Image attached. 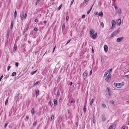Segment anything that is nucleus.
Instances as JSON below:
<instances>
[{"instance_id":"61","label":"nucleus","mask_w":129,"mask_h":129,"mask_svg":"<svg viewBox=\"0 0 129 129\" xmlns=\"http://www.w3.org/2000/svg\"><path fill=\"white\" fill-rule=\"evenodd\" d=\"M112 70V69H111L109 71V72L110 73L111 72Z\"/></svg>"},{"instance_id":"45","label":"nucleus","mask_w":129,"mask_h":129,"mask_svg":"<svg viewBox=\"0 0 129 129\" xmlns=\"http://www.w3.org/2000/svg\"><path fill=\"white\" fill-rule=\"evenodd\" d=\"M26 16H27V14H26V13H25L24 15V18L25 19H26Z\"/></svg>"},{"instance_id":"53","label":"nucleus","mask_w":129,"mask_h":129,"mask_svg":"<svg viewBox=\"0 0 129 129\" xmlns=\"http://www.w3.org/2000/svg\"><path fill=\"white\" fill-rule=\"evenodd\" d=\"M125 126H122L121 129H125Z\"/></svg>"},{"instance_id":"2","label":"nucleus","mask_w":129,"mask_h":129,"mask_svg":"<svg viewBox=\"0 0 129 129\" xmlns=\"http://www.w3.org/2000/svg\"><path fill=\"white\" fill-rule=\"evenodd\" d=\"M120 31V29H118L116 31H114L113 32V33L115 36H116L117 34L119 33Z\"/></svg>"},{"instance_id":"6","label":"nucleus","mask_w":129,"mask_h":129,"mask_svg":"<svg viewBox=\"0 0 129 129\" xmlns=\"http://www.w3.org/2000/svg\"><path fill=\"white\" fill-rule=\"evenodd\" d=\"M121 22V19H118L117 20L116 23L117 25H120Z\"/></svg>"},{"instance_id":"28","label":"nucleus","mask_w":129,"mask_h":129,"mask_svg":"<svg viewBox=\"0 0 129 129\" xmlns=\"http://www.w3.org/2000/svg\"><path fill=\"white\" fill-rule=\"evenodd\" d=\"M39 83V82L38 81L36 83H34L33 86H35L37 85Z\"/></svg>"},{"instance_id":"59","label":"nucleus","mask_w":129,"mask_h":129,"mask_svg":"<svg viewBox=\"0 0 129 129\" xmlns=\"http://www.w3.org/2000/svg\"><path fill=\"white\" fill-rule=\"evenodd\" d=\"M55 48V46L54 47V48H53V53L54 51Z\"/></svg>"},{"instance_id":"19","label":"nucleus","mask_w":129,"mask_h":129,"mask_svg":"<svg viewBox=\"0 0 129 129\" xmlns=\"http://www.w3.org/2000/svg\"><path fill=\"white\" fill-rule=\"evenodd\" d=\"M14 18L15 19L17 16V12L16 10L14 12Z\"/></svg>"},{"instance_id":"7","label":"nucleus","mask_w":129,"mask_h":129,"mask_svg":"<svg viewBox=\"0 0 129 129\" xmlns=\"http://www.w3.org/2000/svg\"><path fill=\"white\" fill-rule=\"evenodd\" d=\"M94 30L92 29H91L89 32V35L91 36L92 35L94 32Z\"/></svg>"},{"instance_id":"21","label":"nucleus","mask_w":129,"mask_h":129,"mask_svg":"<svg viewBox=\"0 0 129 129\" xmlns=\"http://www.w3.org/2000/svg\"><path fill=\"white\" fill-rule=\"evenodd\" d=\"M8 99H9V98L8 97L6 99V101H5V105H7V103H8Z\"/></svg>"},{"instance_id":"58","label":"nucleus","mask_w":129,"mask_h":129,"mask_svg":"<svg viewBox=\"0 0 129 129\" xmlns=\"http://www.w3.org/2000/svg\"><path fill=\"white\" fill-rule=\"evenodd\" d=\"M93 6V5H92L91 6V8H90V9H89V11H90H90L91 10V9H92V7Z\"/></svg>"},{"instance_id":"62","label":"nucleus","mask_w":129,"mask_h":129,"mask_svg":"<svg viewBox=\"0 0 129 129\" xmlns=\"http://www.w3.org/2000/svg\"><path fill=\"white\" fill-rule=\"evenodd\" d=\"M126 104H129V100L128 101H126Z\"/></svg>"},{"instance_id":"46","label":"nucleus","mask_w":129,"mask_h":129,"mask_svg":"<svg viewBox=\"0 0 129 129\" xmlns=\"http://www.w3.org/2000/svg\"><path fill=\"white\" fill-rule=\"evenodd\" d=\"M65 25L64 24H63L62 26V29H63L64 28H65Z\"/></svg>"},{"instance_id":"37","label":"nucleus","mask_w":129,"mask_h":129,"mask_svg":"<svg viewBox=\"0 0 129 129\" xmlns=\"http://www.w3.org/2000/svg\"><path fill=\"white\" fill-rule=\"evenodd\" d=\"M110 103L113 105L114 104V102L112 100L110 101Z\"/></svg>"},{"instance_id":"18","label":"nucleus","mask_w":129,"mask_h":129,"mask_svg":"<svg viewBox=\"0 0 129 129\" xmlns=\"http://www.w3.org/2000/svg\"><path fill=\"white\" fill-rule=\"evenodd\" d=\"M94 100L93 99H92L90 101V106H91L93 102L94 101Z\"/></svg>"},{"instance_id":"33","label":"nucleus","mask_w":129,"mask_h":129,"mask_svg":"<svg viewBox=\"0 0 129 129\" xmlns=\"http://www.w3.org/2000/svg\"><path fill=\"white\" fill-rule=\"evenodd\" d=\"M102 106L103 108H105L106 106V105L104 104H102Z\"/></svg>"},{"instance_id":"56","label":"nucleus","mask_w":129,"mask_h":129,"mask_svg":"<svg viewBox=\"0 0 129 129\" xmlns=\"http://www.w3.org/2000/svg\"><path fill=\"white\" fill-rule=\"evenodd\" d=\"M92 71L91 70V71H90V75H91V74H92Z\"/></svg>"},{"instance_id":"47","label":"nucleus","mask_w":129,"mask_h":129,"mask_svg":"<svg viewBox=\"0 0 129 129\" xmlns=\"http://www.w3.org/2000/svg\"><path fill=\"white\" fill-rule=\"evenodd\" d=\"M74 0H73L71 2L70 5L71 6L72 5L73 3V2H74Z\"/></svg>"},{"instance_id":"12","label":"nucleus","mask_w":129,"mask_h":129,"mask_svg":"<svg viewBox=\"0 0 129 129\" xmlns=\"http://www.w3.org/2000/svg\"><path fill=\"white\" fill-rule=\"evenodd\" d=\"M98 15L100 17H102L103 15V13L102 11L100 12L98 14Z\"/></svg>"},{"instance_id":"1","label":"nucleus","mask_w":129,"mask_h":129,"mask_svg":"<svg viewBox=\"0 0 129 129\" xmlns=\"http://www.w3.org/2000/svg\"><path fill=\"white\" fill-rule=\"evenodd\" d=\"M114 84L115 85H116L117 87L118 88H121L124 84L123 83H114Z\"/></svg>"},{"instance_id":"35","label":"nucleus","mask_w":129,"mask_h":129,"mask_svg":"<svg viewBox=\"0 0 129 129\" xmlns=\"http://www.w3.org/2000/svg\"><path fill=\"white\" fill-rule=\"evenodd\" d=\"M54 118V115H52V116L51 117V120H52Z\"/></svg>"},{"instance_id":"60","label":"nucleus","mask_w":129,"mask_h":129,"mask_svg":"<svg viewBox=\"0 0 129 129\" xmlns=\"http://www.w3.org/2000/svg\"><path fill=\"white\" fill-rule=\"evenodd\" d=\"M90 12V11H88L87 12V14H89V13Z\"/></svg>"},{"instance_id":"22","label":"nucleus","mask_w":129,"mask_h":129,"mask_svg":"<svg viewBox=\"0 0 129 129\" xmlns=\"http://www.w3.org/2000/svg\"><path fill=\"white\" fill-rule=\"evenodd\" d=\"M16 74L15 72H13L12 74V76H14L16 75Z\"/></svg>"},{"instance_id":"43","label":"nucleus","mask_w":129,"mask_h":129,"mask_svg":"<svg viewBox=\"0 0 129 129\" xmlns=\"http://www.w3.org/2000/svg\"><path fill=\"white\" fill-rule=\"evenodd\" d=\"M34 30L35 31H38V29L37 28L35 27L34 28Z\"/></svg>"},{"instance_id":"64","label":"nucleus","mask_w":129,"mask_h":129,"mask_svg":"<svg viewBox=\"0 0 129 129\" xmlns=\"http://www.w3.org/2000/svg\"><path fill=\"white\" fill-rule=\"evenodd\" d=\"M108 129H113V128L111 126L109 127Z\"/></svg>"},{"instance_id":"14","label":"nucleus","mask_w":129,"mask_h":129,"mask_svg":"<svg viewBox=\"0 0 129 129\" xmlns=\"http://www.w3.org/2000/svg\"><path fill=\"white\" fill-rule=\"evenodd\" d=\"M13 21H11V25L10 26V29L12 30L13 28Z\"/></svg>"},{"instance_id":"26","label":"nucleus","mask_w":129,"mask_h":129,"mask_svg":"<svg viewBox=\"0 0 129 129\" xmlns=\"http://www.w3.org/2000/svg\"><path fill=\"white\" fill-rule=\"evenodd\" d=\"M86 106H85L83 108V111L84 113H85L86 112Z\"/></svg>"},{"instance_id":"23","label":"nucleus","mask_w":129,"mask_h":129,"mask_svg":"<svg viewBox=\"0 0 129 129\" xmlns=\"http://www.w3.org/2000/svg\"><path fill=\"white\" fill-rule=\"evenodd\" d=\"M111 126L112 127L113 129H115L116 127V125L115 124H113Z\"/></svg>"},{"instance_id":"44","label":"nucleus","mask_w":129,"mask_h":129,"mask_svg":"<svg viewBox=\"0 0 129 129\" xmlns=\"http://www.w3.org/2000/svg\"><path fill=\"white\" fill-rule=\"evenodd\" d=\"M8 124V123L7 122L6 123H5V124L4 125V127L5 128H6V126H7Z\"/></svg>"},{"instance_id":"24","label":"nucleus","mask_w":129,"mask_h":129,"mask_svg":"<svg viewBox=\"0 0 129 129\" xmlns=\"http://www.w3.org/2000/svg\"><path fill=\"white\" fill-rule=\"evenodd\" d=\"M19 94H20L19 93L17 94H16V95L15 96V98H14V99H15L16 100L17 99V98L18 97L19 95Z\"/></svg>"},{"instance_id":"34","label":"nucleus","mask_w":129,"mask_h":129,"mask_svg":"<svg viewBox=\"0 0 129 129\" xmlns=\"http://www.w3.org/2000/svg\"><path fill=\"white\" fill-rule=\"evenodd\" d=\"M37 71H34L32 72H31V75H33V74H35L36 73V72Z\"/></svg>"},{"instance_id":"25","label":"nucleus","mask_w":129,"mask_h":129,"mask_svg":"<svg viewBox=\"0 0 129 129\" xmlns=\"http://www.w3.org/2000/svg\"><path fill=\"white\" fill-rule=\"evenodd\" d=\"M113 6L115 9H117V7L116 6V4L115 3H114L113 4Z\"/></svg>"},{"instance_id":"31","label":"nucleus","mask_w":129,"mask_h":129,"mask_svg":"<svg viewBox=\"0 0 129 129\" xmlns=\"http://www.w3.org/2000/svg\"><path fill=\"white\" fill-rule=\"evenodd\" d=\"M62 6V4H61L58 7V10H59L61 8Z\"/></svg>"},{"instance_id":"3","label":"nucleus","mask_w":129,"mask_h":129,"mask_svg":"<svg viewBox=\"0 0 129 129\" xmlns=\"http://www.w3.org/2000/svg\"><path fill=\"white\" fill-rule=\"evenodd\" d=\"M24 12H22L20 13V18L21 20H22L24 18Z\"/></svg>"},{"instance_id":"27","label":"nucleus","mask_w":129,"mask_h":129,"mask_svg":"<svg viewBox=\"0 0 129 129\" xmlns=\"http://www.w3.org/2000/svg\"><path fill=\"white\" fill-rule=\"evenodd\" d=\"M14 48V51H16L17 48V46H16L14 45L13 48Z\"/></svg>"},{"instance_id":"15","label":"nucleus","mask_w":129,"mask_h":129,"mask_svg":"<svg viewBox=\"0 0 129 129\" xmlns=\"http://www.w3.org/2000/svg\"><path fill=\"white\" fill-rule=\"evenodd\" d=\"M117 12L118 14H121L122 13L121 9V8H119V9L118 10Z\"/></svg>"},{"instance_id":"51","label":"nucleus","mask_w":129,"mask_h":129,"mask_svg":"<svg viewBox=\"0 0 129 129\" xmlns=\"http://www.w3.org/2000/svg\"><path fill=\"white\" fill-rule=\"evenodd\" d=\"M95 121V118L93 119V122L94 123Z\"/></svg>"},{"instance_id":"5","label":"nucleus","mask_w":129,"mask_h":129,"mask_svg":"<svg viewBox=\"0 0 129 129\" xmlns=\"http://www.w3.org/2000/svg\"><path fill=\"white\" fill-rule=\"evenodd\" d=\"M97 35V33H96L94 34H93L92 35H91V36L90 37L92 38L93 39H95Z\"/></svg>"},{"instance_id":"20","label":"nucleus","mask_w":129,"mask_h":129,"mask_svg":"<svg viewBox=\"0 0 129 129\" xmlns=\"http://www.w3.org/2000/svg\"><path fill=\"white\" fill-rule=\"evenodd\" d=\"M31 112L32 115H33L35 113L34 109V108H33L32 109Z\"/></svg>"},{"instance_id":"8","label":"nucleus","mask_w":129,"mask_h":129,"mask_svg":"<svg viewBox=\"0 0 129 129\" xmlns=\"http://www.w3.org/2000/svg\"><path fill=\"white\" fill-rule=\"evenodd\" d=\"M102 121L103 122H104L106 120V118L105 116L104 115H102Z\"/></svg>"},{"instance_id":"16","label":"nucleus","mask_w":129,"mask_h":129,"mask_svg":"<svg viewBox=\"0 0 129 129\" xmlns=\"http://www.w3.org/2000/svg\"><path fill=\"white\" fill-rule=\"evenodd\" d=\"M111 23H112V25L115 26L116 23L115 21L114 20L112 21Z\"/></svg>"},{"instance_id":"9","label":"nucleus","mask_w":129,"mask_h":129,"mask_svg":"<svg viewBox=\"0 0 129 129\" xmlns=\"http://www.w3.org/2000/svg\"><path fill=\"white\" fill-rule=\"evenodd\" d=\"M104 50L106 52H107L108 51V47L106 45H105L104 46Z\"/></svg>"},{"instance_id":"39","label":"nucleus","mask_w":129,"mask_h":129,"mask_svg":"<svg viewBox=\"0 0 129 129\" xmlns=\"http://www.w3.org/2000/svg\"><path fill=\"white\" fill-rule=\"evenodd\" d=\"M69 19V16H66V21H68V20Z\"/></svg>"},{"instance_id":"42","label":"nucleus","mask_w":129,"mask_h":129,"mask_svg":"<svg viewBox=\"0 0 129 129\" xmlns=\"http://www.w3.org/2000/svg\"><path fill=\"white\" fill-rule=\"evenodd\" d=\"M11 67L9 66H8L7 68V70L8 71H9V70L10 69V68Z\"/></svg>"},{"instance_id":"41","label":"nucleus","mask_w":129,"mask_h":129,"mask_svg":"<svg viewBox=\"0 0 129 129\" xmlns=\"http://www.w3.org/2000/svg\"><path fill=\"white\" fill-rule=\"evenodd\" d=\"M107 74H108V73L107 72H105V73L104 74V77H105L106 76H107Z\"/></svg>"},{"instance_id":"54","label":"nucleus","mask_w":129,"mask_h":129,"mask_svg":"<svg viewBox=\"0 0 129 129\" xmlns=\"http://www.w3.org/2000/svg\"><path fill=\"white\" fill-rule=\"evenodd\" d=\"M35 22H37L38 21V20L37 19H36L35 20Z\"/></svg>"},{"instance_id":"57","label":"nucleus","mask_w":129,"mask_h":129,"mask_svg":"<svg viewBox=\"0 0 129 129\" xmlns=\"http://www.w3.org/2000/svg\"><path fill=\"white\" fill-rule=\"evenodd\" d=\"M75 101H73V100H71V103H75Z\"/></svg>"},{"instance_id":"52","label":"nucleus","mask_w":129,"mask_h":129,"mask_svg":"<svg viewBox=\"0 0 129 129\" xmlns=\"http://www.w3.org/2000/svg\"><path fill=\"white\" fill-rule=\"evenodd\" d=\"M71 40L70 39V40H69L67 42V44H68L70 42V41Z\"/></svg>"},{"instance_id":"30","label":"nucleus","mask_w":129,"mask_h":129,"mask_svg":"<svg viewBox=\"0 0 129 129\" xmlns=\"http://www.w3.org/2000/svg\"><path fill=\"white\" fill-rule=\"evenodd\" d=\"M9 35L8 33L7 35H6V37L7 39H9V41H10V39L9 38Z\"/></svg>"},{"instance_id":"50","label":"nucleus","mask_w":129,"mask_h":129,"mask_svg":"<svg viewBox=\"0 0 129 129\" xmlns=\"http://www.w3.org/2000/svg\"><path fill=\"white\" fill-rule=\"evenodd\" d=\"M85 15H83L82 16V18H84L85 17Z\"/></svg>"},{"instance_id":"55","label":"nucleus","mask_w":129,"mask_h":129,"mask_svg":"<svg viewBox=\"0 0 129 129\" xmlns=\"http://www.w3.org/2000/svg\"><path fill=\"white\" fill-rule=\"evenodd\" d=\"M125 76L127 77V78H128L129 77V74L127 75H125Z\"/></svg>"},{"instance_id":"38","label":"nucleus","mask_w":129,"mask_h":129,"mask_svg":"<svg viewBox=\"0 0 129 129\" xmlns=\"http://www.w3.org/2000/svg\"><path fill=\"white\" fill-rule=\"evenodd\" d=\"M98 5L100 7H101V2H99L98 4Z\"/></svg>"},{"instance_id":"32","label":"nucleus","mask_w":129,"mask_h":129,"mask_svg":"<svg viewBox=\"0 0 129 129\" xmlns=\"http://www.w3.org/2000/svg\"><path fill=\"white\" fill-rule=\"evenodd\" d=\"M88 2V0H84V2L85 3V4H87Z\"/></svg>"},{"instance_id":"49","label":"nucleus","mask_w":129,"mask_h":129,"mask_svg":"<svg viewBox=\"0 0 129 129\" xmlns=\"http://www.w3.org/2000/svg\"><path fill=\"white\" fill-rule=\"evenodd\" d=\"M36 125V123L35 121L33 123V125L34 126H35Z\"/></svg>"},{"instance_id":"11","label":"nucleus","mask_w":129,"mask_h":129,"mask_svg":"<svg viewBox=\"0 0 129 129\" xmlns=\"http://www.w3.org/2000/svg\"><path fill=\"white\" fill-rule=\"evenodd\" d=\"M53 102L55 106H56L57 105V102L56 100L54 99L53 100Z\"/></svg>"},{"instance_id":"4","label":"nucleus","mask_w":129,"mask_h":129,"mask_svg":"<svg viewBox=\"0 0 129 129\" xmlns=\"http://www.w3.org/2000/svg\"><path fill=\"white\" fill-rule=\"evenodd\" d=\"M124 37H122L121 38H118L117 39V42H119L122 41L124 39Z\"/></svg>"},{"instance_id":"63","label":"nucleus","mask_w":129,"mask_h":129,"mask_svg":"<svg viewBox=\"0 0 129 129\" xmlns=\"http://www.w3.org/2000/svg\"><path fill=\"white\" fill-rule=\"evenodd\" d=\"M78 122H77L76 123V125L77 127L78 126Z\"/></svg>"},{"instance_id":"40","label":"nucleus","mask_w":129,"mask_h":129,"mask_svg":"<svg viewBox=\"0 0 129 129\" xmlns=\"http://www.w3.org/2000/svg\"><path fill=\"white\" fill-rule=\"evenodd\" d=\"M15 65L16 67H18V65H19L18 63L17 62H16Z\"/></svg>"},{"instance_id":"13","label":"nucleus","mask_w":129,"mask_h":129,"mask_svg":"<svg viewBox=\"0 0 129 129\" xmlns=\"http://www.w3.org/2000/svg\"><path fill=\"white\" fill-rule=\"evenodd\" d=\"M39 94V91L38 90H37L36 91V96L37 97Z\"/></svg>"},{"instance_id":"17","label":"nucleus","mask_w":129,"mask_h":129,"mask_svg":"<svg viewBox=\"0 0 129 129\" xmlns=\"http://www.w3.org/2000/svg\"><path fill=\"white\" fill-rule=\"evenodd\" d=\"M87 75V72L85 71L83 73V76L84 77H86Z\"/></svg>"},{"instance_id":"36","label":"nucleus","mask_w":129,"mask_h":129,"mask_svg":"<svg viewBox=\"0 0 129 129\" xmlns=\"http://www.w3.org/2000/svg\"><path fill=\"white\" fill-rule=\"evenodd\" d=\"M101 25L102 26V27L103 28L104 27V24L103 22H102L101 23Z\"/></svg>"},{"instance_id":"29","label":"nucleus","mask_w":129,"mask_h":129,"mask_svg":"<svg viewBox=\"0 0 129 129\" xmlns=\"http://www.w3.org/2000/svg\"><path fill=\"white\" fill-rule=\"evenodd\" d=\"M60 92H59V91H58L57 92V96L58 97L60 95Z\"/></svg>"},{"instance_id":"10","label":"nucleus","mask_w":129,"mask_h":129,"mask_svg":"<svg viewBox=\"0 0 129 129\" xmlns=\"http://www.w3.org/2000/svg\"><path fill=\"white\" fill-rule=\"evenodd\" d=\"M111 76L110 75H108L107 77L105 79V80L107 82L108 81V80L110 79L111 78Z\"/></svg>"},{"instance_id":"48","label":"nucleus","mask_w":129,"mask_h":129,"mask_svg":"<svg viewBox=\"0 0 129 129\" xmlns=\"http://www.w3.org/2000/svg\"><path fill=\"white\" fill-rule=\"evenodd\" d=\"M114 36H115L113 34V33H112V34L110 36L111 37H112Z\"/></svg>"}]
</instances>
